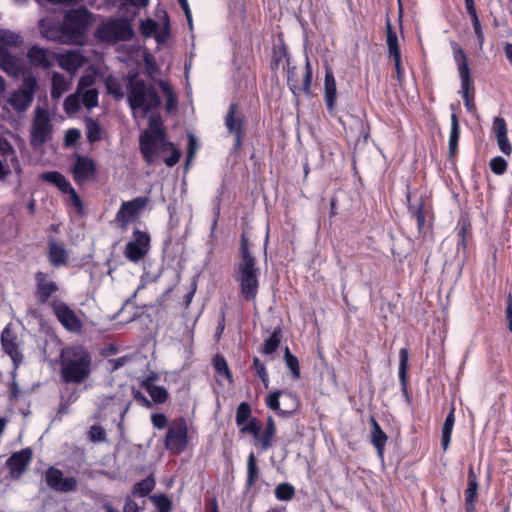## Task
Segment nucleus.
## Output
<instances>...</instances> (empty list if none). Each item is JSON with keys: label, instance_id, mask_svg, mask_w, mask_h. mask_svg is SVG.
<instances>
[{"label": "nucleus", "instance_id": "3c124183", "mask_svg": "<svg viewBox=\"0 0 512 512\" xmlns=\"http://www.w3.org/2000/svg\"><path fill=\"white\" fill-rule=\"evenodd\" d=\"M489 167L494 174L502 175L507 169V161L501 156H496L490 160Z\"/></svg>", "mask_w": 512, "mask_h": 512}, {"label": "nucleus", "instance_id": "39448f33", "mask_svg": "<svg viewBox=\"0 0 512 512\" xmlns=\"http://www.w3.org/2000/svg\"><path fill=\"white\" fill-rule=\"evenodd\" d=\"M134 31L126 19H110L102 23L95 31V37L104 42L115 43L129 41L133 38Z\"/></svg>", "mask_w": 512, "mask_h": 512}, {"label": "nucleus", "instance_id": "a18cd8bd", "mask_svg": "<svg viewBox=\"0 0 512 512\" xmlns=\"http://www.w3.org/2000/svg\"><path fill=\"white\" fill-rule=\"evenodd\" d=\"M80 99L82 104L87 109H92L98 106V90L97 89H87L82 91L80 94Z\"/></svg>", "mask_w": 512, "mask_h": 512}, {"label": "nucleus", "instance_id": "052dcab7", "mask_svg": "<svg viewBox=\"0 0 512 512\" xmlns=\"http://www.w3.org/2000/svg\"><path fill=\"white\" fill-rule=\"evenodd\" d=\"M146 133H165V130L162 125V121L158 116H151L148 122V130Z\"/></svg>", "mask_w": 512, "mask_h": 512}, {"label": "nucleus", "instance_id": "49530a36", "mask_svg": "<svg viewBox=\"0 0 512 512\" xmlns=\"http://www.w3.org/2000/svg\"><path fill=\"white\" fill-rule=\"evenodd\" d=\"M251 417V408L247 402H241L236 410L235 422L237 426H243Z\"/></svg>", "mask_w": 512, "mask_h": 512}, {"label": "nucleus", "instance_id": "13d9d810", "mask_svg": "<svg viewBox=\"0 0 512 512\" xmlns=\"http://www.w3.org/2000/svg\"><path fill=\"white\" fill-rule=\"evenodd\" d=\"M140 29L143 36L150 37L158 29V24L152 19H147L141 22Z\"/></svg>", "mask_w": 512, "mask_h": 512}, {"label": "nucleus", "instance_id": "f3484780", "mask_svg": "<svg viewBox=\"0 0 512 512\" xmlns=\"http://www.w3.org/2000/svg\"><path fill=\"white\" fill-rule=\"evenodd\" d=\"M58 290V284L48 273L42 271L35 273V297L40 304H45Z\"/></svg>", "mask_w": 512, "mask_h": 512}, {"label": "nucleus", "instance_id": "f8f14e48", "mask_svg": "<svg viewBox=\"0 0 512 512\" xmlns=\"http://www.w3.org/2000/svg\"><path fill=\"white\" fill-rule=\"evenodd\" d=\"M150 249V235L146 231L135 229L132 239L126 244L124 255L131 262L137 263L145 258Z\"/></svg>", "mask_w": 512, "mask_h": 512}, {"label": "nucleus", "instance_id": "864d4df0", "mask_svg": "<svg viewBox=\"0 0 512 512\" xmlns=\"http://www.w3.org/2000/svg\"><path fill=\"white\" fill-rule=\"evenodd\" d=\"M253 367L255 369L256 374L262 380L264 386L267 388L269 385V377L266 371V367L264 363H262L259 358L255 357L253 359Z\"/></svg>", "mask_w": 512, "mask_h": 512}, {"label": "nucleus", "instance_id": "cd10ccee", "mask_svg": "<svg viewBox=\"0 0 512 512\" xmlns=\"http://www.w3.org/2000/svg\"><path fill=\"white\" fill-rule=\"evenodd\" d=\"M153 381V377H147L141 382V386L150 395L154 403L162 404L168 399V391L163 386L154 385Z\"/></svg>", "mask_w": 512, "mask_h": 512}, {"label": "nucleus", "instance_id": "393cba45", "mask_svg": "<svg viewBox=\"0 0 512 512\" xmlns=\"http://www.w3.org/2000/svg\"><path fill=\"white\" fill-rule=\"evenodd\" d=\"M48 260L49 263L55 267H61L68 262V252L64 244L57 242L56 240H50L48 242Z\"/></svg>", "mask_w": 512, "mask_h": 512}, {"label": "nucleus", "instance_id": "4c0bfd02", "mask_svg": "<svg viewBox=\"0 0 512 512\" xmlns=\"http://www.w3.org/2000/svg\"><path fill=\"white\" fill-rule=\"evenodd\" d=\"M259 476V470L257 466V460L253 452H251L247 458V480L246 485L251 488L255 485Z\"/></svg>", "mask_w": 512, "mask_h": 512}, {"label": "nucleus", "instance_id": "423d86ee", "mask_svg": "<svg viewBox=\"0 0 512 512\" xmlns=\"http://www.w3.org/2000/svg\"><path fill=\"white\" fill-rule=\"evenodd\" d=\"M37 87V79L32 75H25L20 87L8 96V104L17 113L25 112L33 102Z\"/></svg>", "mask_w": 512, "mask_h": 512}, {"label": "nucleus", "instance_id": "dca6fc26", "mask_svg": "<svg viewBox=\"0 0 512 512\" xmlns=\"http://www.w3.org/2000/svg\"><path fill=\"white\" fill-rule=\"evenodd\" d=\"M225 126L235 137V147H240L244 135V115L236 103H231L225 116Z\"/></svg>", "mask_w": 512, "mask_h": 512}, {"label": "nucleus", "instance_id": "6e6552de", "mask_svg": "<svg viewBox=\"0 0 512 512\" xmlns=\"http://www.w3.org/2000/svg\"><path fill=\"white\" fill-rule=\"evenodd\" d=\"M51 117L47 109L37 107L34 111V117L31 128V145L40 147L49 141L52 137Z\"/></svg>", "mask_w": 512, "mask_h": 512}, {"label": "nucleus", "instance_id": "c85d7f7f", "mask_svg": "<svg viewBox=\"0 0 512 512\" xmlns=\"http://www.w3.org/2000/svg\"><path fill=\"white\" fill-rule=\"evenodd\" d=\"M27 58L32 65L37 67L48 68L51 65L48 51L36 45L28 50Z\"/></svg>", "mask_w": 512, "mask_h": 512}, {"label": "nucleus", "instance_id": "a19ab883", "mask_svg": "<svg viewBox=\"0 0 512 512\" xmlns=\"http://www.w3.org/2000/svg\"><path fill=\"white\" fill-rule=\"evenodd\" d=\"M80 94L78 91H75V93L69 95L64 100L63 107L67 114H75L80 110L82 104Z\"/></svg>", "mask_w": 512, "mask_h": 512}, {"label": "nucleus", "instance_id": "de8ad7c7", "mask_svg": "<svg viewBox=\"0 0 512 512\" xmlns=\"http://www.w3.org/2000/svg\"><path fill=\"white\" fill-rule=\"evenodd\" d=\"M213 365L218 375L224 376L227 379L231 380L232 375L229 371L227 361L223 356L217 354L213 359Z\"/></svg>", "mask_w": 512, "mask_h": 512}, {"label": "nucleus", "instance_id": "c03bdc74", "mask_svg": "<svg viewBox=\"0 0 512 512\" xmlns=\"http://www.w3.org/2000/svg\"><path fill=\"white\" fill-rule=\"evenodd\" d=\"M154 487V479L147 477L134 485L133 494L145 497L154 489Z\"/></svg>", "mask_w": 512, "mask_h": 512}, {"label": "nucleus", "instance_id": "0e129e2a", "mask_svg": "<svg viewBox=\"0 0 512 512\" xmlns=\"http://www.w3.org/2000/svg\"><path fill=\"white\" fill-rule=\"evenodd\" d=\"M166 148L171 149V155L165 159V164L167 167H173L178 163V161L181 157V152L178 148H176L174 146L173 143H172V146H166Z\"/></svg>", "mask_w": 512, "mask_h": 512}, {"label": "nucleus", "instance_id": "4d7b16f0", "mask_svg": "<svg viewBox=\"0 0 512 512\" xmlns=\"http://www.w3.org/2000/svg\"><path fill=\"white\" fill-rule=\"evenodd\" d=\"M197 150V140L193 134L188 135V152L186 157V168L193 161Z\"/></svg>", "mask_w": 512, "mask_h": 512}, {"label": "nucleus", "instance_id": "412c9836", "mask_svg": "<svg viewBox=\"0 0 512 512\" xmlns=\"http://www.w3.org/2000/svg\"><path fill=\"white\" fill-rule=\"evenodd\" d=\"M58 65L72 76L87 63V58L79 51H67L56 56Z\"/></svg>", "mask_w": 512, "mask_h": 512}, {"label": "nucleus", "instance_id": "8fccbe9b", "mask_svg": "<svg viewBox=\"0 0 512 512\" xmlns=\"http://www.w3.org/2000/svg\"><path fill=\"white\" fill-rule=\"evenodd\" d=\"M0 42L10 46H17L22 40L20 35L9 30L0 29Z\"/></svg>", "mask_w": 512, "mask_h": 512}, {"label": "nucleus", "instance_id": "4468645a", "mask_svg": "<svg viewBox=\"0 0 512 512\" xmlns=\"http://www.w3.org/2000/svg\"><path fill=\"white\" fill-rule=\"evenodd\" d=\"M312 77L313 69L308 56H306L302 86L298 84V80L296 79V68H288L287 83L290 91L292 92L295 98H298L301 93H304L307 96L311 94Z\"/></svg>", "mask_w": 512, "mask_h": 512}, {"label": "nucleus", "instance_id": "473e14b6", "mask_svg": "<svg viewBox=\"0 0 512 512\" xmlns=\"http://www.w3.org/2000/svg\"><path fill=\"white\" fill-rule=\"evenodd\" d=\"M0 155L10 157L11 165L15 172L19 174L21 172V166L16 156L15 149L12 144L0 134Z\"/></svg>", "mask_w": 512, "mask_h": 512}, {"label": "nucleus", "instance_id": "9d476101", "mask_svg": "<svg viewBox=\"0 0 512 512\" xmlns=\"http://www.w3.org/2000/svg\"><path fill=\"white\" fill-rule=\"evenodd\" d=\"M91 14L85 8L68 11L63 20L62 31L72 38L82 36L90 24Z\"/></svg>", "mask_w": 512, "mask_h": 512}, {"label": "nucleus", "instance_id": "a211bd4d", "mask_svg": "<svg viewBox=\"0 0 512 512\" xmlns=\"http://www.w3.org/2000/svg\"><path fill=\"white\" fill-rule=\"evenodd\" d=\"M72 174L77 183H83L92 179L96 174V164L94 160L87 156L77 155L72 168Z\"/></svg>", "mask_w": 512, "mask_h": 512}, {"label": "nucleus", "instance_id": "20e7f679", "mask_svg": "<svg viewBox=\"0 0 512 512\" xmlns=\"http://www.w3.org/2000/svg\"><path fill=\"white\" fill-rule=\"evenodd\" d=\"M451 48L453 51V59L458 69L461 85L458 93L464 100L466 110L469 113H475L476 105L474 101V83L471 77V71L466 54L457 42H452Z\"/></svg>", "mask_w": 512, "mask_h": 512}, {"label": "nucleus", "instance_id": "69168bd1", "mask_svg": "<svg viewBox=\"0 0 512 512\" xmlns=\"http://www.w3.org/2000/svg\"><path fill=\"white\" fill-rule=\"evenodd\" d=\"M468 15L471 18L472 25L481 23L476 11L474 0H464Z\"/></svg>", "mask_w": 512, "mask_h": 512}, {"label": "nucleus", "instance_id": "79ce46f5", "mask_svg": "<svg viewBox=\"0 0 512 512\" xmlns=\"http://www.w3.org/2000/svg\"><path fill=\"white\" fill-rule=\"evenodd\" d=\"M86 135L91 143L100 141L102 139L101 126L95 120L89 119L86 123Z\"/></svg>", "mask_w": 512, "mask_h": 512}, {"label": "nucleus", "instance_id": "e2e57ef3", "mask_svg": "<svg viewBox=\"0 0 512 512\" xmlns=\"http://www.w3.org/2000/svg\"><path fill=\"white\" fill-rule=\"evenodd\" d=\"M89 438L94 442H101L105 440V431L101 426L93 425L89 429Z\"/></svg>", "mask_w": 512, "mask_h": 512}, {"label": "nucleus", "instance_id": "37998d69", "mask_svg": "<svg viewBox=\"0 0 512 512\" xmlns=\"http://www.w3.org/2000/svg\"><path fill=\"white\" fill-rule=\"evenodd\" d=\"M295 496V488L289 483H281L275 488V497L279 501H290Z\"/></svg>", "mask_w": 512, "mask_h": 512}, {"label": "nucleus", "instance_id": "0eeeda50", "mask_svg": "<svg viewBox=\"0 0 512 512\" xmlns=\"http://www.w3.org/2000/svg\"><path fill=\"white\" fill-rule=\"evenodd\" d=\"M165 448L173 454H180L188 446V426L183 417L176 418L168 425Z\"/></svg>", "mask_w": 512, "mask_h": 512}, {"label": "nucleus", "instance_id": "2eb2a0df", "mask_svg": "<svg viewBox=\"0 0 512 512\" xmlns=\"http://www.w3.org/2000/svg\"><path fill=\"white\" fill-rule=\"evenodd\" d=\"M45 482L54 491L68 493L77 489V479L73 476L63 477V472L55 467H49L45 472Z\"/></svg>", "mask_w": 512, "mask_h": 512}, {"label": "nucleus", "instance_id": "72a5a7b5", "mask_svg": "<svg viewBox=\"0 0 512 512\" xmlns=\"http://www.w3.org/2000/svg\"><path fill=\"white\" fill-rule=\"evenodd\" d=\"M454 423H455V415H454V408H452L451 411L447 414L444 424H443V427H442L441 445H442L444 451H446L449 448Z\"/></svg>", "mask_w": 512, "mask_h": 512}, {"label": "nucleus", "instance_id": "774afa93", "mask_svg": "<svg viewBox=\"0 0 512 512\" xmlns=\"http://www.w3.org/2000/svg\"><path fill=\"white\" fill-rule=\"evenodd\" d=\"M123 512H142V508L131 498H126Z\"/></svg>", "mask_w": 512, "mask_h": 512}, {"label": "nucleus", "instance_id": "f03ea898", "mask_svg": "<svg viewBox=\"0 0 512 512\" xmlns=\"http://www.w3.org/2000/svg\"><path fill=\"white\" fill-rule=\"evenodd\" d=\"M61 377L65 383H82L91 373L92 358L86 348L69 346L61 351Z\"/></svg>", "mask_w": 512, "mask_h": 512}, {"label": "nucleus", "instance_id": "bf43d9fd", "mask_svg": "<svg viewBox=\"0 0 512 512\" xmlns=\"http://www.w3.org/2000/svg\"><path fill=\"white\" fill-rule=\"evenodd\" d=\"M261 426L257 419L253 418L250 421L246 422L245 425L242 426L241 432L242 433H249L254 438L258 435V432L260 431Z\"/></svg>", "mask_w": 512, "mask_h": 512}, {"label": "nucleus", "instance_id": "5701e85b", "mask_svg": "<svg viewBox=\"0 0 512 512\" xmlns=\"http://www.w3.org/2000/svg\"><path fill=\"white\" fill-rule=\"evenodd\" d=\"M0 68L12 77H18L23 74L22 61L13 55L8 50L0 46Z\"/></svg>", "mask_w": 512, "mask_h": 512}, {"label": "nucleus", "instance_id": "7ed1b4c3", "mask_svg": "<svg viewBox=\"0 0 512 512\" xmlns=\"http://www.w3.org/2000/svg\"><path fill=\"white\" fill-rule=\"evenodd\" d=\"M127 102L136 116L145 118L149 112L159 107L161 100L156 89L143 80L131 81L127 91Z\"/></svg>", "mask_w": 512, "mask_h": 512}, {"label": "nucleus", "instance_id": "4be33fe9", "mask_svg": "<svg viewBox=\"0 0 512 512\" xmlns=\"http://www.w3.org/2000/svg\"><path fill=\"white\" fill-rule=\"evenodd\" d=\"M479 488L478 479L473 466H469L467 474V488L464 491L465 510L466 512H474Z\"/></svg>", "mask_w": 512, "mask_h": 512}, {"label": "nucleus", "instance_id": "09e8293b", "mask_svg": "<svg viewBox=\"0 0 512 512\" xmlns=\"http://www.w3.org/2000/svg\"><path fill=\"white\" fill-rule=\"evenodd\" d=\"M158 512H170L172 509L171 500L164 494L154 495L151 497Z\"/></svg>", "mask_w": 512, "mask_h": 512}, {"label": "nucleus", "instance_id": "58836bf2", "mask_svg": "<svg viewBox=\"0 0 512 512\" xmlns=\"http://www.w3.org/2000/svg\"><path fill=\"white\" fill-rule=\"evenodd\" d=\"M460 137V127H459V121L458 117L455 113H452L451 115V129H450V135H449V151L450 154H453L458 146Z\"/></svg>", "mask_w": 512, "mask_h": 512}, {"label": "nucleus", "instance_id": "1a4fd4ad", "mask_svg": "<svg viewBox=\"0 0 512 512\" xmlns=\"http://www.w3.org/2000/svg\"><path fill=\"white\" fill-rule=\"evenodd\" d=\"M147 196H138L130 201H123L115 215V222L121 229H126L135 222L149 204Z\"/></svg>", "mask_w": 512, "mask_h": 512}, {"label": "nucleus", "instance_id": "7c9ffc66", "mask_svg": "<svg viewBox=\"0 0 512 512\" xmlns=\"http://www.w3.org/2000/svg\"><path fill=\"white\" fill-rule=\"evenodd\" d=\"M409 351L407 348H401L399 351L398 376L401 383L402 392L407 395V371H408Z\"/></svg>", "mask_w": 512, "mask_h": 512}, {"label": "nucleus", "instance_id": "2f4dec72", "mask_svg": "<svg viewBox=\"0 0 512 512\" xmlns=\"http://www.w3.org/2000/svg\"><path fill=\"white\" fill-rule=\"evenodd\" d=\"M386 45L388 47L390 58L394 59L401 57L398 36L397 33L393 30L389 20H386Z\"/></svg>", "mask_w": 512, "mask_h": 512}, {"label": "nucleus", "instance_id": "f257e3e1", "mask_svg": "<svg viewBox=\"0 0 512 512\" xmlns=\"http://www.w3.org/2000/svg\"><path fill=\"white\" fill-rule=\"evenodd\" d=\"M239 257L240 259L234 267V278L239 285L240 295L247 302L255 301L259 291L260 272L244 234L241 236Z\"/></svg>", "mask_w": 512, "mask_h": 512}, {"label": "nucleus", "instance_id": "6e6d98bb", "mask_svg": "<svg viewBox=\"0 0 512 512\" xmlns=\"http://www.w3.org/2000/svg\"><path fill=\"white\" fill-rule=\"evenodd\" d=\"M160 87H161L162 91L167 95V105H166L167 111H171L172 109H174L176 107L177 100L174 97L173 92L168 83L161 81Z\"/></svg>", "mask_w": 512, "mask_h": 512}, {"label": "nucleus", "instance_id": "5fc2aeb1", "mask_svg": "<svg viewBox=\"0 0 512 512\" xmlns=\"http://www.w3.org/2000/svg\"><path fill=\"white\" fill-rule=\"evenodd\" d=\"M95 81H96V78L92 74H86V75L81 76L78 81L76 91H78V93H82V91H84V90L94 89L93 85H94Z\"/></svg>", "mask_w": 512, "mask_h": 512}, {"label": "nucleus", "instance_id": "338daca9", "mask_svg": "<svg viewBox=\"0 0 512 512\" xmlns=\"http://www.w3.org/2000/svg\"><path fill=\"white\" fill-rule=\"evenodd\" d=\"M151 422L156 429H163L167 426V417L163 413H154L151 415Z\"/></svg>", "mask_w": 512, "mask_h": 512}, {"label": "nucleus", "instance_id": "c9c22d12", "mask_svg": "<svg viewBox=\"0 0 512 512\" xmlns=\"http://www.w3.org/2000/svg\"><path fill=\"white\" fill-rule=\"evenodd\" d=\"M371 423L373 426V432H372V443L377 449L378 455L380 456L381 460H384V432L382 431L380 425L377 423V421L372 417Z\"/></svg>", "mask_w": 512, "mask_h": 512}, {"label": "nucleus", "instance_id": "e433bc0d", "mask_svg": "<svg viewBox=\"0 0 512 512\" xmlns=\"http://www.w3.org/2000/svg\"><path fill=\"white\" fill-rule=\"evenodd\" d=\"M281 337V328L276 327L271 333L270 337L265 340L262 348V353L266 355L274 353L280 345Z\"/></svg>", "mask_w": 512, "mask_h": 512}, {"label": "nucleus", "instance_id": "680f3d73", "mask_svg": "<svg viewBox=\"0 0 512 512\" xmlns=\"http://www.w3.org/2000/svg\"><path fill=\"white\" fill-rule=\"evenodd\" d=\"M64 176L58 171H47L40 175L43 181L49 182L55 186L60 183Z\"/></svg>", "mask_w": 512, "mask_h": 512}, {"label": "nucleus", "instance_id": "aec40b11", "mask_svg": "<svg viewBox=\"0 0 512 512\" xmlns=\"http://www.w3.org/2000/svg\"><path fill=\"white\" fill-rule=\"evenodd\" d=\"M32 459V450L30 448L22 449L13 453L7 459V466L12 478H18L26 470Z\"/></svg>", "mask_w": 512, "mask_h": 512}, {"label": "nucleus", "instance_id": "c756f323", "mask_svg": "<svg viewBox=\"0 0 512 512\" xmlns=\"http://www.w3.org/2000/svg\"><path fill=\"white\" fill-rule=\"evenodd\" d=\"M282 395L294 400L295 405L292 409V410H294L297 407V404H296L297 398L291 392H288V391H273V392H271L266 398V401H265L266 405L271 410L276 411L279 415L289 414V413H291V411H283L280 409L279 398Z\"/></svg>", "mask_w": 512, "mask_h": 512}, {"label": "nucleus", "instance_id": "6ab92c4d", "mask_svg": "<svg viewBox=\"0 0 512 512\" xmlns=\"http://www.w3.org/2000/svg\"><path fill=\"white\" fill-rule=\"evenodd\" d=\"M16 335L11 330L10 325H7L2 333H1V345L3 348V351L11 358L13 361L15 369L18 368V366L21 364L23 355L19 351L17 344H16Z\"/></svg>", "mask_w": 512, "mask_h": 512}, {"label": "nucleus", "instance_id": "bb28decb", "mask_svg": "<svg viewBox=\"0 0 512 512\" xmlns=\"http://www.w3.org/2000/svg\"><path fill=\"white\" fill-rule=\"evenodd\" d=\"M72 76L54 72L51 77V98L59 100L71 88Z\"/></svg>", "mask_w": 512, "mask_h": 512}, {"label": "nucleus", "instance_id": "ea45409f", "mask_svg": "<svg viewBox=\"0 0 512 512\" xmlns=\"http://www.w3.org/2000/svg\"><path fill=\"white\" fill-rule=\"evenodd\" d=\"M284 360L286 363V366L291 372L293 379H299L300 378V366L299 361L296 356H294L288 347L285 348L284 351Z\"/></svg>", "mask_w": 512, "mask_h": 512}, {"label": "nucleus", "instance_id": "a878e982", "mask_svg": "<svg viewBox=\"0 0 512 512\" xmlns=\"http://www.w3.org/2000/svg\"><path fill=\"white\" fill-rule=\"evenodd\" d=\"M324 98L328 111L332 113L335 108L336 98H337V89H336V81L333 74V71L330 68L326 69L325 79H324Z\"/></svg>", "mask_w": 512, "mask_h": 512}, {"label": "nucleus", "instance_id": "9b49d317", "mask_svg": "<svg viewBox=\"0 0 512 512\" xmlns=\"http://www.w3.org/2000/svg\"><path fill=\"white\" fill-rule=\"evenodd\" d=\"M166 146H172V143L166 139V133L143 132L139 137L140 152L148 164L153 163L158 150L164 149Z\"/></svg>", "mask_w": 512, "mask_h": 512}, {"label": "nucleus", "instance_id": "f704fd0d", "mask_svg": "<svg viewBox=\"0 0 512 512\" xmlns=\"http://www.w3.org/2000/svg\"><path fill=\"white\" fill-rule=\"evenodd\" d=\"M408 211L411 217L415 219L418 231L421 233L426 226V216L423 199H420L417 204H409Z\"/></svg>", "mask_w": 512, "mask_h": 512}, {"label": "nucleus", "instance_id": "ddd939ff", "mask_svg": "<svg viewBox=\"0 0 512 512\" xmlns=\"http://www.w3.org/2000/svg\"><path fill=\"white\" fill-rule=\"evenodd\" d=\"M51 307L55 317L65 330L71 333L81 332L83 328L81 319L65 302L61 300H53Z\"/></svg>", "mask_w": 512, "mask_h": 512}, {"label": "nucleus", "instance_id": "603ef678", "mask_svg": "<svg viewBox=\"0 0 512 512\" xmlns=\"http://www.w3.org/2000/svg\"><path fill=\"white\" fill-rule=\"evenodd\" d=\"M274 436V434L260 429L255 439L261 444L262 450L266 451L272 447Z\"/></svg>", "mask_w": 512, "mask_h": 512}, {"label": "nucleus", "instance_id": "b1692460", "mask_svg": "<svg viewBox=\"0 0 512 512\" xmlns=\"http://www.w3.org/2000/svg\"><path fill=\"white\" fill-rule=\"evenodd\" d=\"M493 128L496 134V140L500 151L509 156L512 153V145L507 135V123L502 117H495L493 121Z\"/></svg>", "mask_w": 512, "mask_h": 512}]
</instances>
